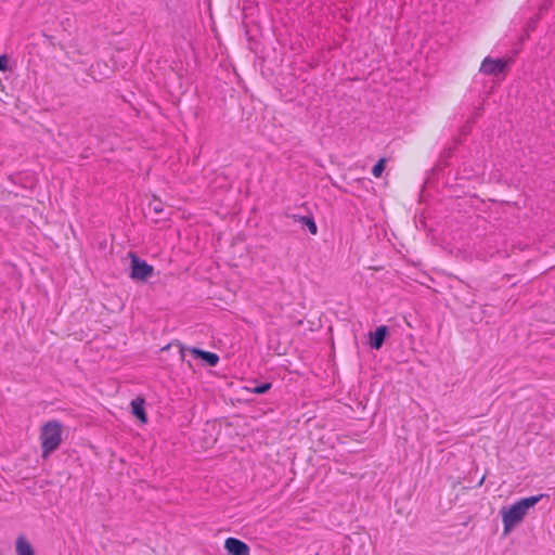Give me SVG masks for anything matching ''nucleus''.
Returning a JSON list of instances; mask_svg holds the SVG:
<instances>
[{"label":"nucleus","instance_id":"obj_1","mask_svg":"<svg viewBox=\"0 0 555 555\" xmlns=\"http://www.w3.org/2000/svg\"><path fill=\"white\" fill-rule=\"evenodd\" d=\"M543 498H548L546 493H540L527 498H521L508 507L501 509L503 534H508L516 526H518L528 514Z\"/></svg>","mask_w":555,"mask_h":555},{"label":"nucleus","instance_id":"obj_2","mask_svg":"<svg viewBox=\"0 0 555 555\" xmlns=\"http://www.w3.org/2000/svg\"><path fill=\"white\" fill-rule=\"evenodd\" d=\"M41 456L48 459L62 443V424L57 421L46 423L40 433Z\"/></svg>","mask_w":555,"mask_h":555},{"label":"nucleus","instance_id":"obj_3","mask_svg":"<svg viewBox=\"0 0 555 555\" xmlns=\"http://www.w3.org/2000/svg\"><path fill=\"white\" fill-rule=\"evenodd\" d=\"M513 59L486 56L479 67V73L486 76L504 78L511 69Z\"/></svg>","mask_w":555,"mask_h":555},{"label":"nucleus","instance_id":"obj_4","mask_svg":"<svg viewBox=\"0 0 555 555\" xmlns=\"http://www.w3.org/2000/svg\"><path fill=\"white\" fill-rule=\"evenodd\" d=\"M131 280L137 282H146L154 274V267L141 259L135 253H129Z\"/></svg>","mask_w":555,"mask_h":555},{"label":"nucleus","instance_id":"obj_5","mask_svg":"<svg viewBox=\"0 0 555 555\" xmlns=\"http://www.w3.org/2000/svg\"><path fill=\"white\" fill-rule=\"evenodd\" d=\"M389 335V327L387 325H379L374 331L369 332L367 345L372 350H379Z\"/></svg>","mask_w":555,"mask_h":555},{"label":"nucleus","instance_id":"obj_6","mask_svg":"<svg viewBox=\"0 0 555 555\" xmlns=\"http://www.w3.org/2000/svg\"><path fill=\"white\" fill-rule=\"evenodd\" d=\"M224 548L228 555H249L250 547L244 541L230 537L224 541Z\"/></svg>","mask_w":555,"mask_h":555},{"label":"nucleus","instance_id":"obj_7","mask_svg":"<svg viewBox=\"0 0 555 555\" xmlns=\"http://www.w3.org/2000/svg\"><path fill=\"white\" fill-rule=\"evenodd\" d=\"M188 350L195 360H201L207 366H216L220 360L217 353L203 350L198 347H190Z\"/></svg>","mask_w":555,"mask_h":555},{"label":"nucleus","instance_id":"obj_8","mask_svg":"<svg viewBox=\"0 0 555 555\" xmlns=\"http://www.w3.org/2000/svg\"><path fill=\"white\" fill-rule=\"evenodd\" d=\"M287 218L292 219L295 223H300L302 229H307L310 234H318V225L315 220L311 214L307 216H301L298 214H288Z\"/></svg>","mask_w":555,"mask_h":555},{"label":"nucleus","instance_id":"obj_9","mask_svg":"<svg viewBox=\"0 0 555 555\" xmlns=\"http://www.w3.org/2000/svg\"><path fill=\"white\" fill-rule=\"evenodd\" d=\"M131 414L141 423H147V414L145 411V399L143 397L134 398L131 403Z\"/></svg>","mask_w":555,"mask_h":555},{"label":"nucleus","instance_id":"obj_10","mask_svg":"<svg viewBox=\"0 0 555 555\" xmlns=\"http://www.w3.org/2000/svg\"><path fill=\"white\" fill-rule=\"evenodd\" d=\"M16 555H35L31 544L24 535H20L16 540Z\"/></svg>","mask_w":555,"mask_h":555},{"label":"nucleus","instance_id":"obj_11","mask_svg":"<svg viewBox=\"0 0 555 555\" xmlns=\"http://www.w3.org/2000/svg\"><path fill=\"white\" fill-rule=\"evenodd\" d=\"M251 386L245 387L247 391L256 395L267 393L272 388L271 382L258 383L256 379L250 382Z\"/></svg>","mask_w":555,"mask_h":555},{"label":"nucleus","instance_id":"obj_12","mask_svg":"<svg viewBox=\"0 0 555 555\" xmlns=\"http://www.w3.org/2000/svg\"><path fill=\"white\" fill-rule=\"evenodd\" d=\"M451 150H446L440 154L437 164L431 169L434 173H438L444 167L449 166V158L451 157Z\"/></svg>","mask_w":555,"mask_h":555},{"label":"nucleus","instance_id":"obj_13","mask_svg":"<svg viewBox=\"0 0 555 555\" xmlns=\"http://www.w3.org/2000/svg\"><path fill=\"white\" fill-rule=\"evenodd\" d=\"M149 209L153 210L154 214L158 215L159 217L155 220L156 222L160 220H165L166 217L164 215V204L159 199H154L149 204Z\"/></svg>","mask_w":555,"mask_h":555},{"label":"nucleus","instance_id":"obj_14","mask_svg":"<svg viewBox=\"0 0 555 555\" xmlns=\"http://www.w3.org/2000/svg\"><path fill=\"white\" fill-rule=\"evenodd\" d=\"M385 168H386V158L383 157V158L378 159L372 167V175L375 178H379V177H382Z\"/></svg>","mask_w":555,"mask_h":555},{"label":"nucleus","instance_id":"obj_15","mask_svg":"<svg viewBox=\"0 0 555 555\" xmlns=\"http://www.w3.org/2000/svg\"><path fill=\"white\" fill-rule=\"evenodd\" d=\"M541 20V14L540 13H537L534 14L533 16H531L527 23V30H531L533 31L537 27V24L539 23V21Z\"/></svg>","mask_w":555,"mask_h":555},{"label":"nucleus","instance_id":"obj_16","mask_svg":"<svg viewBox=\"0 0 555 555\" xmlns=\"http://www.w3.org/2000/svg\"><path fill=\"white\" fill-rule=\"evenodd\" d=\"M9 68V56L0 54V72H5Z\"/></svg>","mask_w":555,"mask_h":555},{"label":"nucleus","instance_id":"obj_17","mask_svg":"<svg viewBox=\"0 0 555 555\" xmlns=\"http://www.w3.org/2000/svg\"><path fill=\"white\" fill-rule=\"evenodd\" d=\"M176 346L178 347L179 349V354H180V358L181 360H184V357H185V348L180 344V343H177Z\"/></svg>","mask_w":555,"mask_h":555},{"label":"nucleus","instance_id":"obj_18","mask_svg":"<svg viewBox=\"0 0 555 555\" xmlns=\"http://www.w3.org/2000/svg\"><path fill=\"white\" fill-rule=\"evenodd\" d=\"M551 3L548 1H546L545 3H543L541 7H540V10H547L550 8Z\"/></svg>","mask_w":555,"mask_h":555},{"label":"nucleus","instance_id":"obj_19","mask_svg":"<svg viewBox=\"0 0 555 555\" xmlns=\"http://www.w3.org/2000/svg\"><path fill=\"white\" fill-rule=\"evenodd\" d=\"M485 479H486V475H483L480 479H478L477 487L482 486V483L485 482Z\"/></svg>","mask_w":555,"mask_h":555},{"label":"nucleus","instance_id":"obj_20","mask_svg":"<svg viewBox=\"0 0 555 555\" xmlns=\"http://www.w3.org/2000/svg\"><path fill=\"white\" fill-rule=\"evenodd\" d=\"M530 31H531V30H527V29H526V34H524V36L521 37V40H524V39L528 38V37L530 36Z\"/></svg>","mask_w":555,"mask_h":555},{"label":"nucleus","instance_id":"obj_21","mask_svg":"<svg viewBox=\"0 0 555 555\" xmlns=\"http://www.w3.org/2000/svg\"><path fill=\"white\" fill-rule=\"evenodd\" d=\"M170 347H171V344H169V345H167V346L163 347V348H162V351H165V350L169 349Z\"/></svg>","mask_w":555,"mask_h":555}]
</instances>
